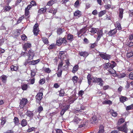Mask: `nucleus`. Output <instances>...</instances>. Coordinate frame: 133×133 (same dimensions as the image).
Segmentation results:
<instances>
[{"label":"nucleus","mask_w":133,"mask_h":133,"mask_svg":"<svg viewBox=\"0 0 133 133\" xmlns=\"http://www.w3.org/2000/svg\"><path fill=\"white\" fill-rule=\"evenodd\" d=\"M27 123L25 119H22L21 122V125L22 127H24L26 125Z\"/></svg>","instance_id":"23"},{"label":"nucleus","mask_w":133,"mask_h":133,"mask_svg":"<svg viewBox=\"0 0 133 133\" xmlns=\"http://www.w3.org/2000/svg\"><path fill=\"white\" fill-rule=\"evenodd\" d=\"M116 65V63L115 62L112 61L110 63V68H113Z\"/></svg>","instance_id":"26"},{"label":"nucleus","mask_w":133,"mask_h":133,"mask_svg":"<svg viewBox=\"0 0 133 133\" xmlns=\"http://www.w3.org/2000/svg\"><path fill=\"white\" fill-rule=\"evenodd\" d=\"M62 70L61 69H59V71L58 72V73H57V75L58 77H60L62 74Z\"/></svg>","instance_id":"53"},{"label":"nucleus","mask_w":133,"mask_h":133,"mask_svg":"<svg viewBox=\"0 0 133 133\" xmlns=\"http://www.w3.org/2000/svg\"><path fill=\"white\" fill-rule=\"evenodd\" d=\"M14 122L16 125H17L19 124V120L18 118L15 117L14 119Z\"/></svg>","instance_id":"25"},{"label":"nucleus","mask_w":133,"mask_h":133,"mask_svg":"<svg viewBox=\"0 0 133 133\" xmlns=\"http://www.w3.org/2000/svg\"><path fill=\"white\" fill-rule=\"evenodd\" d=\"M97 30H97L96 28H92L90 29V31L92 35H94L97 32Z\"/></svg>","instance_id":"28"},{"label":"nucleus","mask_w":133,"mask_h":133,"mask_svg":"<svg viewBox=\"0 0 133 133\" xmlns=\"http://www.w3.org/2000/svg\"><path fill=\"white\" fill-rule=\"evenodd\" d=\"M119 16L121 19H122L123 17V10L122 9H119Z\"/></svg>","instance_id":"24"},{"label":"nucleus","mask_w":133,"mask_h":133,"mask_svg":"<svg viewBox=\"0 0 133 133\" xmlns=\"http://www.w3.org/2000/svg\"><path fill=\"white\" fill-rule=\"evenodd\" d=\"M109 73L111 74H114L115 72V71L113 69V68H110L109 69H108Z\"/></svg>","instance_id":"44"},{"label":"nucleus","mask_w":133,"mask_h":133,"mask_svg":"<svg viewBox=\"0 0 133 133\" xmlns=\"http://www.w3.org/2000/svg\"><path fill=\"white\" fill-rule=\"evenodd\" d=\"M79 5V2L78 0L74 4L75 6L76 7H77Z\"/></svg>","instance_id":"59"},{"label":"nucleus","mask_w":133,"mask_h":133,"mask_svg":"<svg viewBox=\"0 0 133 133\" xmlns=\"http://www.w3.org/2000/svg\"><path fill=\"white\" fill-rule=\"evenodd\" d=\"M65 94L64 90L63 89H61L59 92V95L60 96H63Z\"/></svg>","instance_id":"33"},{"label":"nucleus","mask_w":133,"mask_h":133,"mask_svg":"<svg viewBox=\"0 0 133 133\" xmlns=\"http://www.w3.org/2000/svg\"><path fill=\"white\" fill-rule=\"evenodd\" d=\"M129 78L130 79L133 80V72H130L129 74Z\"/></svg>","instance_id":"52"},{"label":"nucleus","mask_w":133,"mask_h":133,"mask_svg":"<svg viewBox=\"0 0 133 133\" xmlns=\"http://www.w3.org/2000/svg\"><path fill=\"white\" fill-rule=\"evenodd\" d=\"M45 82V80L44 79H42L40 80L39 81V83L41 84H43Z\"/></svg>","instance_id":"62"},{"label":"nucleus","mask_w":133,"mask_h":133,"mask_svg":"<svg viewBox=\"0 0 133 133\" xmlns=\"http://www.w3.org/2000/svg\"><path fill=\"white\" fill-rule=\"evenodd\" d=\"M117 32L116 29L111 30L110 31L108 32V34L109 36H112V35H114Z\"/></svg>","instance_id":"14"},{"label":"nucleus","mask_w":133,"mask_h":133,"mask_svg":"<svg viewBox=\"0 0 133 133\" xmlns=\"http://www.w3.org/2000/svg\"><path fill=\"white\" fill-rule=\"evenodd\" d=\"M64 31L63 29H62L61 28H58L57 29V32L58 34L59 35L62 34Z\"/></svg>","instance_id":"45"},{"label":"nucleus","mask_w":133,"mask_h":133,"mask_svg":"<svg viewBox=\"0 0 133 133\" xmlns=\"http://www.w3.org/2000/svg\"><path fill=\"white\" fill-rule=\"evenodd\" d=\"M97 120V118L96 116H94L92 118V119H91V121H92V124H94V123H95V122H96Z\"/></svg>","instance_id":"36"},{"label":"nucleus","mask_w":133,"mask_h":133,"mask_svg":"<svg viewBox=\"0 0 133 133\" xmlns=\"http://www.w3.org/2000/svg\"><path fill=\"white\" fill-rule=\"evenodd\" d=\"M88 83L90 84V82H94L95 77H91V76L90 74H88L87 76Z\"/></svg>","instance_id":"8"},{"label":"nucleus","mask_w":133,"mask_h":133,"mask_svg":"<svg viewBox=\"0 0 133 133\" xmlns=\"http://www.w3.org/2000/svg\"><path fill=\"white\" fill-rule=\"evenodd\" d=\"M45 72L47 73H49L51 72V70L48 68H46L45 69Z\"/></svg>","instance_id":"61"},{"label":"nucleus","mask_w":133,"mask_h":133,"mask_svg":"<svg viewBox=\"0 0 133 133\" xmlns=\"http://www.w3.org/2000/svg\"><path fill=\"white\" fill-rule=\"evenodd\" d=\"M66 42V41L64 38H59L57 41L56 44L58 45H61L62 43L65 44Z\"/></svg>","instance_id":"4"},{"label":"nucleus","mask_w":133,"mask_h":133,"mask_svg":"<svg viewBox=\"0 0 133 133\" xmlns=\"http://www.w3.org/2000/svg\"><path fill=\"white\" fill-rule=\"evenodd\" d=\"M73 121L76 124H77L80 121V119L78 117H75L73 119Z\"/></svg>","instance_id":"30"},{"label":"nucleus","mask_w":133,"mask_h":133,"mask_svg":"<svg viewBox=\"0 0 133 133\" xmlns=\"http://www.w3.org/2000/svg\"><path fill=\"white\" fill-rule=\"evenodd\" d=\"M39 61V59H37L36 60H33L30 61V64L32 65H35Z\"/></svg>","instance_id":"38"},{"label":"nucleus","mask_w":133,"mask_h":133,"mask_svg":"<svg viewBox=\"0 0 133 133\" xmlns=\"http://www.w3.org/2000/svg\"><path fill=\"white\" fill-rule=\"evenodd\" d=\"M94 82L97 83L101 86H103L104 84V81L101 78H95Z\"/></svg>","instance_id":"6"},{"label":"nucleus","mask_w":133,"mask_h":133,"mask_svg":"<svg viewBox=\"0 0 133 133\" xmlns=\"http://www.w3.org/2000/svg\"><path fill=\"white\" fill-rule=\"evenodd\" d=\"M76 90L74 89L73 91L71 93V94L72 95V97L70 96V98H72L73 97L75 96L76 95Z\"/></svg>","instance_id":"49"},{"label":"nucleus","mask_w":133,"mask_h":133,"mask_svg":"<svg viewBox=\"0 0 133 133\" xmlns=\"http://www.w3.org/2000/svg\"><path fill=\"white\" fill-rule=\"evenodd\" d=\"M31 46V44L30 43H25L24 44L23 46L24 50L26 51L27 49L30 48Z\"/></svg>","instance_id":"10"},{"label":"nucleus","mask_w":133,"mask_h":133,"mask_svg":"<svg viewBox=\"0 0 133 133\" xmlns=\"http://www.w3.org/2000/svg\"><path fill=\"white\" fill-rule=\"evenodd\" d=\"M78 69V65H76L73 67L72 72L73 73H75L77 71Z\"/></svg>","instance_id":"21"},{"label":"nucleus","mask_w":133,"mask_h":133,"mask_svg":"<svg viewBox=\"0 0 133 133\" xmlns=\"http://www.w3.org/2000/svg\"><path fill=\"white\" fill-rule=\"evenodd\" d=\"M70 107V105H66L64 107L63 109L65 111H66Z\"/></svg>","instance_id":"55"},{"label":"nucleus","mask_w":133,"mask_h":133,"mask_svg":"<svg viewBox=\"0 0 133 133\" xmlns=\"http://www.w3.org/2000/svg\"><path fill=\"white\" fill-rule=\"evenodd\" d=\"M120 101L122 103L128 100V98L122 96L119 98Z\"/></svg>","instance_id":"19"},{"label":"nucleus","mask_w":133,"mask_h":133,"mask_svg":"<svg viewBox=\"0 0 133 133\" xmlns=\"http://www.w3.org/2000/svg\"><path fill=\"white\" fill-rule=\"evenodd\" d=\"M86 120H83V121H82L80 123V125H79V127L82 128L84 127L86 123Z\"/></svg>","instance_id":"34"},{"label":"nucleus","mask_w":133,"mask_h":133,"mask_svg":"<svg viewBox=\"0 0 133 133\" xmlns=\"http://www.w3.org/2000/svg\"><path fill=\"white\" fill-rule=\"evenodd\" d=\"M28 55V53L26 52H22L21 53V55L23 56H25Z\"/></svg>","instance_id":"60"},{"label":"nucleus","mask_w":133,"mask_h":133,"mask_svg":"<svg viewBox=\"0 0 133 133\" xmlns=\"http://www.w3.org/2000/svg\"><path fill=\"white\" fill-rule=\"evenodd\" d=\"M86 32V30L84 29H82L80 31L78 32V35H82Z\"/></svg>","instance_id":"20"},{"label":"nucleus","mask_w":133,"mask_h":133,"mask_svg":"<svg viewBox=\"0 0 133 133\" xmlns=\"http://www.w3.org/2000/svg\"><path fill=\"white\" fill-rule=\"evenodd\" d=\"M99 127V130L98 131V133H103L104 132V130L103 126L101 125Z\"/></svg>","instance_id":"35"},{"label":"nucleus","mask_w":133,"mask_h":133,"mask_svg":"<svg viewBox=\"0 0 133 133\" xmlns=\"http://www.w3.org/2000/svg\"><path fill=\"white\" fill-rule=\"evenodd\" d=\"M11 9V7L9 6L6 5L5 6L4 10L5 11H9Z\"/></svg>","instance_id":"39"},{"label":"nucleus","mask_w":133,"mask_h":133,"mask_svg":"<svg viewBox=\"0 0 133 133\" xmlns=\"http://www.w3.org/2000/svg\"><path fill=\"white\" fill-rule=\"evenodd\" d=\"M43 110V108L41 106H40L38 108V111L39 113L41 112Z\"/></svg>","instance_id":"58"},{"label":"nucleus","mask_w":133,"mask_h":133,"mask_svg":"<svg viewBox=\"0 0 133 133\" xmlns=\"http://www.w3.org/2000/svg\"><path fill=\"white\" fill-rule=\"evenodd\" d=\"M35 55V53L34 51L31 50H29L28 52L29 59L31 60L32 59Z\"/></svg>","instance_id":"7"},{"label":"nucleus","mask_w":133,"mask_h":133,"mask_svg":"<svg viewBox=\"0 0 133 133\" xmlns=\"http://www.w3.org/2000/svg\"><path fill=\"white\" fill-rule=\"evenodd\" d=\"M81 12L78 10L75 11L74 13V16H75L77 18L81 16Z\"/></svg>","instance_id":"12"},{"label":"nucleus","mask_w":133,"mask_h":133,"mask_svg":"<svg viewBox=\"0 0 133 133\" xmlns=\"http://www.w3.org/2000/svg\"><path fill=\"white\" fill-rule=\"evenodd\" d=\"M28 101L27 99L23 98L21 101L19 106L21 108H23L26 104Z\"/></svg>","instance_id":"5"},{"label":"nucleus","mask_w":133,"mask_h":133,"mask_svg":"<svg viewBox=\"0 0 133 133\" xmlns=\"http://www.w3.org/2000/svg\"><path fill=\"white\" fill-rule=\"evenodd\" d=\"M46 10V7L41 8L38 11V13L39 14H41L45 12Z\"/></svg>","instance_id":"13"},{"label":"nucleus","mask_w":133,"mask_h":133,"mask_svg":"<svg viewBox=\"0 0 133 133\" xmlns=\"http://www.w3.org/2000/svg\"><path fill=\"white\" fill-rule=\"evenodd\" d=\"M24 18V16H22L19 17V19L17 21V22L18 23H20L21 22L22 19H23Z\"/></svg>","instance_id":"56"},{"label":"nucleus","mask_w":133,"mask_h":133,"mask_svg":"<svg viewBox=\"0 0 133 133\" xmlns=\"http://www.w3.org/2000/svg\"><path fill=\"white\" fill-rule=\"evenodd\" d=\"M29 11L27 10H25V15L23 16L24 17L25 19H28L29 17L30 16L29 15Z\"/></svg>","instance_id":"17"},{"label":"nucleus","mask_w":133,"mask_h":133,"mask_svg":"<svg viewBox=\"0 0 133 133\" xmlns=\"http://www.w3.org/2000/svg\"><path fill=\"white\" fill-rule=\"evenodd\" d=\"M112 116L115 117L117 115V112H115L113 111L112 112Z\"/></svg>","instance_id":"64"},{"label":"nucleus","mask_w":133,"mask_h":133,"mask_svg":"<svg viewBox=\"0 0 133 133\" xmlns=\"http://www.w3.org/2000/svg\"><path fill=\"white\" fill-rule=\"evenodd\" d=\"M6 122V120L4 118H2L1 119H0V123H1V125L3 126V125L5 124Z\"/></svg>","instance_id":"41"},{"label":"nucleus","mask_w":133,"mask_h":133,"mask_svg":"<svg viewBox=\"0 0 133 133\" xmlns=\"http://www.w3.org/2000/svg\"><path fill=\"white\" fill-rule=\"evenodd\" d=\"M117 129L118 130L122 131L125 133H127V128L126 124H125L123 126L118 127Z\"/></svg>","instance_id":"2"},{"label":"nucleus","mask_w":133,"mask_h":133,"mask_svg":"<svg viewBox=\"0 0 133 133\" xmlns=\"http://www.w3.org/2000/svg\"><path fill=\"white\" fill-rule=\"evenodd\" d=\"M35 127H32V128H29L27 130V132H30L35 130Z\"/></svg>","instance_id":"54"},{"label":"nucleus","mask_w":133,"mask_h":133,"mask_svg":"<svg viewBox=\"0 0 133 133\" xmlns=\"http://www.w3.org/2000/svg\"><path fill=\"white\" fill-rule=\"evenodd\" d=\"M105 13L106 11L105 10L101 11L100 12H99L98 14L99 16V17H101L105 14Z\"/></svg>","instance_id":"43"},{"label":"nucleus","mask_w":133,"mask_h":133,"mask_svg":"<svg viewBox=\"0 0 133 133\" xmlns=\"http://www.w3.org/2000/svg\"><path fill=\"white\" fill-rule=\"evenodd\" d=\"M124 122V119L123 118H121L119 119L117 123L118 125H120L122 123H123Z\"/></svg>","instance_id":"42"},{"label":"nucleus","mask_w":133,"mask_h":133,"mask_svg":"<svg viewBox=\"0 0 133 133\" xmlns=\"http://www.w3.org/2000/svg\"><path fill=\"white\" fill-rule=\"evenodd\" d=\"M102 103L103 104H112V102L110 100H105Z\"/></svg>","instance_id":"37"},{"label":"nucleus","mask_w":133,"mask_h":133,"mask_svg":"<svg viewBox=\"0 0 133 133\" xmlns=\"http://www.w3.org/2000/svg\"><path fill=\"white\" fill-rule=\"evenodd\" d=\"M65 55L64 54V51H61L60 52L59 55V57L60 58H62L63 57V56Z\"/></svg>","instance_id":"50"},{"label":"nucleus","mask_w":133,"mask_h":133,"mask_svg":"<svg viewBox=\"0 0 133 133\" xmlns=\"http://www.w3.org/2000/svg\"><path fill=\"white\" fill-rule=\"evenodd\" d=\"M28 87L27 84H23L22 86V88L24 90H26Z\"/></svg>","instance_id":"46"},{"label":"nucleus","mask_w":133,"mask_h":133,"mask_svg":"<svg viewBox=\"0 0 133 133\" xmlns=\"http://www.w3.org/2000/svg\"><path fill=\"white\" fill-rule=\"evenodd\" d=\"M43 94L42 92H39L38 93L36 96V100L39 101L41 100L42 98V96Z\"/></svg>","instance_id":"11"},{"label":"nucleus","mask_w":133,"mask_h":133,"mask_svg":"<svg viewBox=\"0 0 133 133\" xmlns=\"http://www.w3.org/2000/svg\"><path fill=\"white\" fill-rule=\"evenodd\" d=\"M104 68L106 69H109L110 68V63L109 62L105 64Z\"/></svg>","instance_id":"51"},{"label":"nucleus","mask_w":133,"mask_h":133,"mask_svg":"<svg viewBox=\"0 0 133 133\" xmlns=\"http://www.w3.org/2000/svg\"><path fill=\"white\" fill-rule=\"evenodd\" d=\"M97 34L98 35V37L97 39V41H98L100 39L101 37L103 34V32L101 30L97 29Z\"/></svg>","instance_id":"9"},{"label":"nucleus","mask_w":133,"mask_h":133,"mask_svg":"<svg viewBox=\"0 0 133 133\" xmlns=\"http://www.w3.org/2000/svg\"><path fill=\"white\" fill-rule=\"evenodd\" d=\"M79 53L81 56H83L84 57H86L89 55L88 52H82Z\"/></svg>","instance_id":"15"},{"label":"nucleus","mask_w":133,"mask_h":133,"mask_svg":"<svg viewBox=\"0 0 133 133\" xmlns=\"http://www.w3.org/2000/svg\"><path fill=\"white\" fill-rule=\"evenodd\" d=\"M73 36L72 35L69 34L68 35L67 39L70 41H72L73 39Z\"/></svg>","instance_id":"31"},{"label":"nucleus","mask_w":133,"mask_h":133,"mask_svg":"<svg viewBox=\"0 0 133 133\" xmlns=\"http://www.w3.org/2000/svg\"><path fill=\"white\" fill-rule=\"evenodd\" d=\"M26 115L29 117H32L33 116L34 114L32 112L28 111L26 112Z\"/></svg>","instance_id":"32"},{"label":"nucleus","mask_w":133,"mask_h":133,"mask_svg":"<svg viewBox=\"0 0 133 133\" xmlns=\"http://www.w3.org/2000/svg\"><path fill=\"white\" fill-rule=\"evenodd\" d=\"M78 79V78L76 76H74L73 77L72 80L73 81L74 84H75L76 83H77Z\"/></svg>","instance_id":"29"},{"label":"nucleus","mask_w":133,"mask_h":133,"mask_svg":"<svg viewBox=\"0 0 133 133\" xmlns=\"http://www.w3.org/2000/svg\"><path fill=\"white\" fill-rule=\"evenodd\" d=\"M63 64V63L62 62H60L58 64V70H59V69H61V68Z\"/></svg>","instance_id":"48"},{"label":"nucleus","mask_w":133,"mask_h":133,"mask_svg":"<svg viewBox=\"0 0 133 133\" xmlns=\"http://www.w3.org/2000/svg\"><path fill=\"white\" fill-rule=\"evenodd\" d=\"M133 56V51L128 53L127 54V56L128 58H130Z\"/></svg>","instance_id":"47"},{"label":"nucleus","mask_w":133,"mask_h":133,"mask_svg":"<svg viewBox=\"0 0 133 133\" xmlns=\"http://www.w3.org/2000/svg\"><path fill=\"white\" fill-rule=\"evenodd\" d=\"M21 38L23 40H26L27 39L26 36L24 34H23Z\"/></svg>","instance_id":"57"},{"label":"nucleus","mask_w":133,"mask_h":133,"mask_svg":"<svg viewBox=\"0 0 133 133\" xmlns=\"http://www.w3.org/2000/svg\"><path fill=\"white\" fill-rule=\"evenodd\" d=\"M11 69L12 71H16L18 69V66H11Z\"/></svg>","instance_id":"27"},{"label":"nucleus","mask_w":133,"mask_h":133,"mask_svg":"<svg viewBox=\"0 0 133 133\" xmlns=\"http://www.w3.org/2000/svg\"><path fill=\"white\" fill-rule=\"evenodd\" d=\"M38 25V24L36 23L34 25L33 28V31L34 34L35 35H37L39 31Z\"/></svg>","instance_id":"3"},{"label":"nucleus","mask_w":133,"mask_h":133,"mask_svg":"<svg viewBox=\"0 0 133 133\" xmlns=\"http://www.w3.org/2000/svg\"><path fill=\"white\" fill-rule=\"evenodd\" d=\"M115 26L117 29L121 30L122 29L120 24L118 22H117L115 24Z\"/></svg>","instance_id":"16"},{"label":"nucleus","mask_w":133,"mask_h":133,"mask_svg":"<svg viewBox=\"0 0 133 133\" xmlns=\"http://www.w3.org/2000/svg\"><path fill=\"white\" fill-rule=\"evenodd\" d=\"M30 5H31V6H35L36 5V4L34 1H31L30 2Z\"/></svg>","instance_id":"63"},{"label":"nucleus","mask_w":133,"mask_h":133,"mask_svg":"<svg viewBox=\"0 0 133 133\" xmlns=\"http://www.w3.org/2000/svg\"><path fill=\"white\" fill-rule=\"evenodd\" d=\"M1 77V78L2 82L4 83H6V82L7 80V77L6 76L3 75Z\"/></svg>","instance_id":"18"},{"label":"nucleus","mask_w":133,"mask_h":133,"mask_svg":"<svg viewBox=\"0 0 133 133\" xmlns=\"http://www.w3.org/2000/svg\"><path fill=\"white\" fill-rule=\"evenodd\" d=\"M99 55L103 59L105 60H109L111 58V56L106 53L99 52Z\"/></svg>","instance_id":"1"},{"label":"nucleus","mask_w":133,"mask_h":133,"mask_svg":"<svg viewBox=\"0 0 133 133\" xmlns=\"http://www.w3.org/2000/svg\"><path fill=\"white\" fill-rule=\"evenodd\" d=\"M56 1V0H51L47 3V5L48 6H51L55 3Z\"/></svg>","instance_id":"22"},{"label":"nucleus","mask_w":133,"mask_h":133,"mask_svg":"<svg viewBox=\"0 0 133 133\" xmlns=\"http://www.w3.org/2000/svg\"><path fill=\"white\" fill-rule=\"evenodd\" d=\"M42 40L43 42L46 44H48V39L46 38L43 37L42 38Z\"/></svg>","instance_id":"40"}]
</instances>
